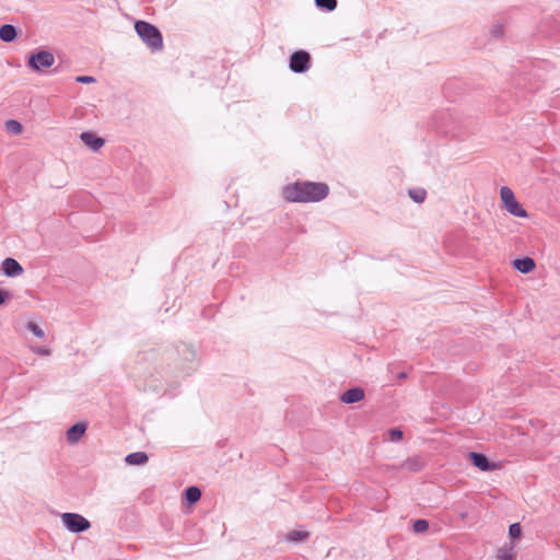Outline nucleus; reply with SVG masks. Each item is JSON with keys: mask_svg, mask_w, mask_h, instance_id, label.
Listing matches in <instances>:
<instances>
[{"mask_svg": "<svg viewBox=\"0 0 560 560\" xmlns=\"http://www.w3.org/2000/svg\"><path fill=\"white\" fill-rule=\"evenodd\" d=\"M329 187L322 182L298 180L289 183L281 190L282 198L288 202L310 203L325 199Z\"/></svg>", "mask_w": 560, "mask_h": 560, "instance_id": "f257e3e1", "label": "nucleus"}, {"mask_svg": "<svg viewBox=\"0 0 560 560\" xmlns=\"http://www.w3.org/2000/svg\"><path fill=\"white\" fill-rule=\"evenodd\" d=\"M135 31L142 42L152 51H160L163 48V36L161 32L152 24L145 21H137Z\"/></svg>", "mask_w": 560, "mask_h": 560, "instance_id": "f03ea898", "label": "nucleus"}, {"mask_svg": "<svg viewBox=\"0 0 560 560\" xmlns=\"http://www.w3.org/2000/svg\"><path fill=\"white\" fill-rule=\"evenodd\" d=\"M500 199L502 207L512 215L517 218H527L528 213L523 206L516 200L513 190L503 186L500 189Z\"/></svg>", "mask_w": 560, "mask_h": 560, "instance_id": "7ed1b4c3", "label": "nucleus"}, {"mask_svg": "<svg viewBox=\"0 0 560 560\" xmlns=\"http://www.w3.org/2000/svg\"><path fill=\"white\" fill-rule=\"evenodd\" d=\"M63 525L72 533H81L90 528V522L77 513L61 514Z\"/></svg>", "mask_w": 560, "mask_h": 560, "instance_id": "20e7f679", "label": "nucleus"}, {"mask_svg": "<svg viewBox=\"0 0 560 560\" xmlns=\"http://www.w3.org/2000/svg\"><path fill=\"white\" fill-rule=\"evenodd\" d=\"M55 57L51 52L42 50L37 54H34L30 57L28 65L34 70H42L44 68H49L54 65Z\"/></svg>", "mask_w": 560, "mask_h": 560, "instance_id": "39448f33", "label": "nucleus"}, {"mask_svg": "<svg viewBox=\"0 0 560 560\" xmlns=\"http://www.w3.org/2000/svg\"><path fill=\"white\" fill-rule=\"evenodd\" d=\"M310 59V55L306 51H295L290 58V69L294 72H303L307 69Z\"/></svg>", "mask_w": 560, "mask_h": 560, "instance_id": "423d86ee", "label": "nucleus"}, {"mask_svg": "<svg viewBox=\"0 0 560 560\" xmlns=\"http://www.w3.org/2000/svg\"><path fill=\"white\" fill-rule=\"evenodd\" d=\"M2 270L8 277H19L23 273L22 266L14 258H5L2 261Z\"/></svg>", "mask_w": 560, "mask_h": 560, "instance_id": "0eeeda50", "label": "nucleus"}, {"mask_svg": "<svg viewBox=\"0 0 560 560\" xmlns=\"http://www.w3.org/2000/svg\"><path fill=\"white\" fill-rule=\"evenodd\" d=\"M512 265L521 273H530L536 268V262L530 257L515 258Z\"/></svg>", "mask_w": 560, "mask_h": 560, "instance_id": "6e6552de", "label": "nucleus"}, {"mask_svg": "<svg viewBox=\"0 0 560 560\" xmlns=\"http://www.w3.org/2000/svg\"><path fill=\"white\" fill-rule=\"evenodd\" d=\"M364 398V390L361 387H352L346 390L341 396L340 400L343 404L359 402Z\"/></svg>", "mask_w": 560, "mask_h": 560, "instance_id": "1a4fd4ad", "label": "nucleus"}, {"mask_svg": "<svg viewBox=\"0 0 560 560\" xmlns=\"http://www.w3.org/2000/svg\"><path fill=\"white\" fill-rule=\"evenodd\" d=\"M86 424L83 422L75 423L67 430V440L69 443L74 444L84 435Z\"/></svg>", "mask_w": 560, "mask_h": 560, "instance_id": "9d476101", "label": "nucleus"}, {"mask_svg": "<svg viewBox=\"0 0 560 560\" xmlns=\"http://www.w3.org/2000/svg\"><path fill=\"white\" fill-rule=\"evenodd\" d=\"M469 458L472 464L482 471H489L495 467L493 464L489 463L488 458L483 454L471 452L469 453Z\"/></svg>", "mask_w": 560, "mask_h": 560, "instance_id": "9b49d317", "label": "nucleus"}, {"mask_svg": "<svg viewBox=\"0 0 560 560\" xmlns=\"http://www.w3.org/2000/svg\"><path fill=\"white\" fill-rule=\"evenodd\" d=\"M80 137L83 143L94 151L101 149L105 143L103 138L97 137L93 132H83Z\"/></svg>", "mask_w": 560, "mask_h": 560, "instance_id": "f8f14e48", "label": "nucleus"}, {"mask_svg": "<svg viewBox=\"0 0 560 560\" xmlns=\"http://www.w3.org/2000/svg\"><path fill=\"white\" fill-rule=\"evenodd\" d=\"M16 37V30L13 25L4 24L0 27V39L3 42H12Z\"/></svg>", "mask_w": 560, "mask_h": 560, "instance_id": "ddd939ff", "label": "nucleus"}, {"mask_svg": "<svg viewBox=\"0 0 560 560\" xmlns=\"http://www.w3.org/2000/svg\"><path fill=\"white\" fill-rule=\"evenodd\" d=\"M424 465L423 459L420 456H412L404 462L402 467L410 471H418Z\"/></svg>", "mask_w": 560, "mask_h": 560, "instance_id": "4468645a", "label": "nucleus"}, {"mask_svg": "<svg viewBox=\"0 0 560 560\" xmlns=\"http://www.w3.org/2000/svg\"><path fill=\"white\" fill-rule=\"evenodd\" d=\"M129 465H142L148 462V455L143 452L131 453L125 459Z\"/></svg>", "mask_w": 560, "mask_h": 560, "instance_id": "2eb2a0df", "label": "nucleus"}, {"mask_svg": "<svg viewBox=\"0 0 560 560\" xmlns=\"http://www.w3.org/2000/svg\"><path fill=\"white\" fill-rule=\"evenodd\" d=\"M200 497H201V491L197 487H189L185 491V499L187 500V502L189 504H194L197 501H199Z\"/></svg>", "mask_w": 560, "mask_h": 560, "instance_id": "dca6fc26", "label": "nucleus"}, {"mask_svg": "<svg viewBox=\"0 0 560 560\" xmlns=\"http://www.w3.org/2000/svg\"><path fill=\"white\" fill-rule=\"evenodd\" d=\"M307 537H308V533L305 530H301V529L291 530L287 536L288 540L295 541V542L302 541V540L306 539Z\"/></svg>", "mask_w": 560, "mask_h": 560, "instance_id": "f3484780", "label": "nucleus"}, {"mask_svg": "<svg viewBox=\"0 0 560 560\" xmlns=\"http://www.w3.org/2000/svg\"><path fill=\"white\" fill-rule=\"evenodd\" d=\"M409 197L416 202H423L427 197V191L423 188H413L408 191Z\"/></svg>", "mask_w": 560, "mask_h": 560, "instance_id": "a211bd4d", "label": "nucleus"}, {"mask_svg": "<svg viewBox=\"0 0 560 560\" xmlns=\"http://www.w3.org/2000/svg\"><path fill=\"white\" fill-rule=\"evenodd\" d=\"M5 128L10 133L20 135L22 132V125L14 119H10L5 122Z\"/></svg>", "mask_w": 560, "mask_h": 560, "instance_id": "6ab92c4d", "label": "nucleus"}, {"mask_svg": "<svg viewBox=\"0 0 560 560\" xmlns=\"http://www.w3.org/2000/svg\"><path fill=\"white\" fill-rule=\"evenodd\" d=\"M315 3L317 7L328 11L334 10L337 7V0H315Z\"/></svg>", "mask_w": 560, "mask_h": 560, "instance_id": "aec40b11", "label": "nucleus"}, {"mask_svg": "<svg viewBox=\"0 0 560 560\" xmlns=\"http://www.w3.org/2000/svg\"><path fill=\"white\" fill-rule=\"evenodd\" d=\"M27 328L31 330L37 338L43 339L45 337L44 330L34 322L27 323Z\"/></svg>", "mask_w": 560, "mask_h": 560, "instance_id": "412c9836", "label": "nucleus"}, {"mask_svg": "<svg viewBox=\"0 0 560 560\" xmlns=\"http://www.w3.org/2000/svg\"><path fill=\"white\" fill-rule=\"evenodd\" d=\"M429 528V523L425 520H418L413 523V530L416 533H424Z\"/></svg>", "mask_w": 560, "mask_h": 560, "instance_id": "4be33fe9", "label": "nucleus"}, {"mask_svg": "<svg viewBox=\"0 0 560 560\" xmlns=\"http://www.w3.org/2000/svg\"><path fill=\"white\" fill-rule=\"evenodd\" d=\"M388 436L390 442H398L402 439V431L397 428L390 429L388 431Z\"/></svg>", "mask_w": 560, "mask_h": 560, "instance_id": "5701e85b", "label": "nucleus"}, {"mask_svg": "<svg viewBox=\"0 0 560 560\" xmlns=\"http://www.w3.org/2000/svg\"><path fill=\"white\" fill-rule=\"evenodd\" d=\"M499 558L501 560H513L514 559L513 547H511L509 549H505V548L500 549Z\"/></svg>", "mask_w": 560, "mask_h": 560, "instance_id": "b1692460", "label": "nucleus"}, {"mask_svg": "<svg viewBox=\"0 0 560 560\" xmlns=\"http://www.w3.org/2000/svg\"><path fill=\"white\" fill-rule=\"evenodd\" d=\"M509 534L512 538H518L522 534L521 525L518 523L510 525Z\"/></svg>", "mask_w": 560, "mask_h": 560, "instance_id": "393cba45", "label": "nucleus"}, {"mask_svg": "<svg viewBox=\"0 0 560 560\" xmlns=\"http://www.w3.org/2000/svg\"><path fill=\"white\" fill-rule=\"evenodd\" d=\"M32 351L36 354L48 357L51 354V350L44 347H32Z\"/></svg>", "mask_w": 560, "mask_h": 560, "instance_id": "a878e982", "label": "nucleus"}, {"mask_svg": "<svg viewBox=\"0 0 560 560\" xmlns=\"http://www.w3.org/2000/svg\"><path fill=\"white\" fill-rule=\"evenodd\" d=\"M77 81L81 82V83H92L95 81V79L93 77H89V75H81V77H77Z\"/></svg>", "mask_w": 560, "mask_h": 560, "instance_id": "bb28decb", "label": "nucleus"}, {"mask_svg": "<svg viewBox=\"0 0 560 560\" xmlns=\"http://www.w3.org/2000/svg\"><path fill=\"white\" fill-rule=\"evenodd\" d=\"M8 298H10V293L0 289V305L3 304Z\"/></svg>", "mask_w": 560, "mask_h": 560, "instance_id": "cd10ccee", "label": "nucleus"}]
</instances>
